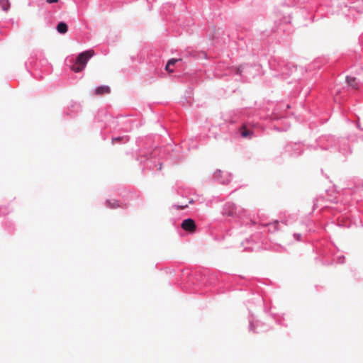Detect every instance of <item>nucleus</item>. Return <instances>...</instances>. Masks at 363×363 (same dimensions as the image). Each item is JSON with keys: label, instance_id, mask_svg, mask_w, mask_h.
<instances>
[{"label": "nucleus", "instance_id": "obj_3", "mask_svg": "<svg viewBox=\"0 0 363 363\" xmlns=\"http://www.w3.org/2000/svg\"><path fill=\"white\" fill-rule=\"evenodd\" d=\"M239 130L241 134V136L244 138H251L253 135V131L248 130L247 128V126L245 124L242 125L240 128Z\"/></svg>", "mask_w": 363, "mask_h": 363}, {"label": "nucleus", "instance_id": "obj_11", "mask_svg": "<svg viewBox=\"0 0 363 363\" xmlns=\"http://www.w3.org/2000/svg\"><path fill=\"white\" fill-rule=\"evenodd\" d=\"M48 4H52V3H56L58 1V0H47L46 1Z\"/></svg>", "mask_w": 363, "mask_h": 363}, {"label": "nucleus", "instance_id": "obj_5", "mask_svg": "<svg viewBox=\"0 0 363 363\" xmlns=\"http://www.w3.org/2000/svg\"><path fill=\"white\" fill-rule=\"evenodd\" d=\"M347 83L348 85L353 89H357L358 88V82L357 81V79L353 77L348 76L346 78Z\"/></svg>", "mask_w": 363, "mask_h": 363}, {"label": "nucleus", "instance_id": "obj_9", "mask_svg": "<svg viewBox=\"0 0 363 363\" xmlns=\"http://www.w3.org/2000/svg\"><path fill=\"white\" fill-rule=\"evenodd\" d=\"M181 60V59H170L168 62H167V65L168 66H172V65H174L176 64L177 62Z\"/></svg>", "mask_w": 363, "mask_h": 363}, {"label": "nucleus", "instance_id": "obj_4", "mask_svg": "<svg viewBox=\"0 0 363 363\" xmlns=\"http://www.w3.org/2000/svg\"><path fill=\"white\" fill-rule=\"evenodd\" d=\"M111 92V89L108 86H101L96 89L95 90V94L96 95H103V94H108Z\"/></svg>", "mask_w": 363, "mask_h": 363}, {"label": "nucleus", "instance_id": "obj_7", "mask_svg": "<svg viewBox=\"0 0 363 363\" xmlns=\"http://www.w3.org/2000/svg\"><path fill=\"white\" fill-rule=\"evenodd\" d=\"M0 6L4 11H7L10 7L9 0H0Z\"/></svg>", "mask_w": 363, "mask_h": 363}, {"label": "nucleus", "instance_id": "obj_8", "mask_svg": "<svg viewBox=\"0 0 363 363\" xmlns=\"http://www.w3.org/2000/svg\"><path fill=\"white\" fill-rule=\"evenodd\" d=\"M107 203L108 204V206L112 208H115L119 206V204L116 201H114L113 203H111V201H108Z\"/></svg>", "mask_w": 363, "mask_h": 363}, {"label": "nucleus", "instance_id": "obj_14", "mask_svg": "<svg viewBox=\"0 0 363 363\" xmlns=\"http://www.w3.org/2000/svg\"><path fill=\"white\" fill-rule=\"evenodd\" d=\"M114 140H116V141H118L120 140V138H116Z\"/></svg>", "mask_w": 363, "mask_h": 363}, {"label": "nucleus", "instance_id": "obj_6", "mask_svg": "<svg viewBox=\"0 0 363 363\" xmlns=\"http://www.w3.org/2000/svg\"><path fill=\"white\" fill-rule=\"evenodd\" d=\"M57 30L60 33L65 34L67 32V26L65 23L60 22L57 26Z\"/></svg>", "mask_w": 363, "mask_h": 363}, {"label": "nucleus", "instance_id": "obj_1", "mask_svg": "<svg viewBox=\"0 0 363 363\" xmlns=\"http://www.w3.org/2000/svg\"><path fill=\"white\" fill-rule=\"evenodd\" d=\"M94 55L93 50H88L81 52L77 57L75 63L72 66V70L74 72H82L88 62V60Z\"/></svg>", "mask_w": 363, "mask_h": 363}, {"label": "nucleus", "instance_id": "obj_12", "mask_svg": "<svg viewBox=\"0 0 363 363\" xmlns=\"http://www.w3.org/2000/svg\"><path fill=\"white\" fill-rule=\"evenodd\" d=\"M220 171L216 173V177H218V175H220Z\"/></svg>", "mask_w": 363, "mask_h": 363}, {"label": "nucleus", "instance_id": "obj_15", "mask_svg": "<svg viewBox=\"0 0 363 363\" xmlns=\"http://www.w3.org/2000/svg\"><path fill=\"white\" fill-rule=\"evenodd\" d=\"M275 225H276V227H277V225H278V222H276V223H275Z\"/></svg>", "mask_w": 363, "mask_h": 363}, {"label": "nucleus", "instance_id": "obj_13", "mask_svg": "<svg viewBox=\"0 0 363 363\" xmlns=\"http://www.w3.org/2000/svg\"><path fill=\"white\" fill-rule=\"evenodd\" d=\"M186 206H187V205H186V206H180V208H181L182 209H184V208H186Z\"/></svg>", "mask_w": 363, "mask_h": 363}, {"label": "nucleus", "instance_id": "obj_2", "mask_svg": "<svg viewBox=\"0 0 363 363\" xmlns=\"http://www.w3.org/2000/svg\"><path fill=\"white\" fill-rule=\"evenodd\" d=\"M181 226L184 230L189 231L191 233L194 232L196 230L195 222L191 218H187V219L184 220L182 223Z\"/></svg>", "mask_w": 363, "mask_h": 363}, {"label": "nucleus", "instance_id": "obj_10", "mask_svg": "<svg viewBox=\"0 0 363 363\" xmlns=\"http://www.w3.org/2000/svg\"><path fill=\"white\" fill-rule=\"evenodd\" d=\"M165 69L167 72H169V73H172L173 72V69H170V66H168L167 65L165 67Z\"/></svg>", "mask_w": 363, "mask_h": 363}]
</instances>
